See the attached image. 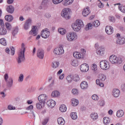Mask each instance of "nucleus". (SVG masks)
<instances>
[{"instance_id":"1","label":"nucleus","mask_w":125,"mask_h":125,"mask_svg":"<svg viewBox=\"0 0 125 125\" xmlns=\"http://www.w3.org/2000/svg\"><path fill=\"white\" fill-rule=\"evenodd\" d=\"M21 49L22 50L18 54V58L17 59L18 64H21L22 62H24L25 60V50L26 49L25 48V44H24V43L21 44Z\"/></svg>"},{"instance_id":"2","label":"nucleus","mask_w":125,"mask_h":125,"mask_svg":"<svg viewBox=\"0 0 125 125\" xmlns=\"http://www.w3.org/2000/svg\"><path fill=\"white\" fill-rule=\"evenodd\" d=\"M83 22L82 20H77L75 23L72 25V28L75 32H79L83 27Z\"/></svg>"},{"instance_id":"3","label":"nucleus","mask_w":125,"mask_h":125,"mask_svg":"<svg viewBox=\"0 0 125 125\" xmlns=\"http://www.w3.org/2000/svg\"><path fill=\"white\" fill-rule=\"evenodd\" d=\"M109 61L112 64H122L123 63V59L122 58H118L116 56L111 55L109 57Z\"/></svg>"},{"instance_id":"4","label":"nucleus","mask_w":125,"mask_h":125,"mask_svg":"<svg viewBox=\"0 0 125 125\" xmlns=\"http://www.w3.org/2000/svg\"><path fill=\"white\" fill-rule=\"evenodd\" d=\"M86 52L84 49H81V53L75 52L73 53V56L77 59H83L84 58Z\"/></svg>"},{"instance_id":"5","label":"nucleus","mask_w":125,"mask_h":125,"mask_svg":"<svg viewBox=\"0 0 125 125\" xmlns=\"http://www.w3.org/2000/svg\"><path fill=\"white\" fill-rule=\"evenodd\" d=\"M70 10L69 8L63 9L61 13L62 17H63V18H65L66 20L70 19L71 18V16H70Z\"/></svg>"},{"instance_id":"6","label":"nucleus","mask_w":125,"mask_h":125,"mask_svg":"<svg viewBox=\"0 0 125 125\" xmlns=\"http://www.w3.org/2000/svg\"><path fill=\"white\" fill-rule=\"evenodd\" d=\"M100 22H99V21L96 20L93 22L92 24L90 23L87 24L85 28V31H88V30H90V29L92 28V26H94V27H98V26H100Z\"/></svg>"},{"instance_id":"7","label":"nucleus","mask_w":125,"mask_h":125,"mask_svg":"<svg viewBox=\"0 0 125 125\" xmlns=\"http://www.w3.org/2000/svg\"><path fill=\"white\" fill-rule=\"evenodd\" d=\"M100 66L103 70H108L110 68V65H109V62L107 61L103 60L101 61L100 63Z\"/></svg>"},{"instance_id":"8","label":"nucleus","mask_w":125,"mask_h":125,"mask_svg":"<svg viewBox=\"0 0 125 125\" xmlns=\"http://www.w3.org/2000/svg\"><path fill=\"white\" fill-rule=\"evenodd\" d=\"M38 99L40 103L44 105L45 102H46L47 100V95L45 94H41L38 97Z\"/></svg>"},{"instance_id":"9","label":"nucleus","mask_w":125,"mask_h":125,"mask_svg":"<svg viewBox=\"0 0 125 125\" xmlns=\"http://www.w3.org/2000/svg\"><path fill=\"white\" fill-rule=\"evenodd\" d=\"M50 35V32L48 31V29L45 28L43 29L41 32V37H42L43 39H47L48 37H49Z\"/></svg>"},{"instance_id":"10","label":"nucleus","mask_w":125,"mask_h":125,"mask_svg":"<svg viewBox=\"0 0 125 125\" xmlns=\"http://www.w3.org/2000/svg\"><path fill=\"white\" fill-rule=\"evenodd\" d=\"M116 37L118 38L117 42L118 44H124L125 43V39L124 37H121L120 34L117 33L116 35Z\"/></svg>"},{"instance_id":"11","label":"nucleus","mask_w":125,"mask_h":125,"mask_svg":"<svg viewBox=\"0 0 125 125\" xmlns=\"http://www.w3.org/2000/svg\"><path fill=\"white\" fill-rule=\"evenodd\" d=\"M31 24H32V19L29 18L27 19L24 24V25H23L24 29L26 30H29Z\"/></svg>"},{"instance_id":"12","label":"nucleus","mask_w":125,"mask_h":125,"mask_svg":"<svg viewBox=\"0 0 125 125\" xmlns=\"http://www.w3.org/2000/svg\"><path fill=\"white\" fill-rule=\"evenodd\" d=\"M37 55L39 59H42L44 57V51L42 48L38 49L37 52Z\"/></svg>"},{"instance_id":"13","label":"nucleus","mask_w":125,"mask_h":125,"mask_svg":"<svg viewBox=\"0 0 125 125\" xmlns=\"http://www.w3.org/2000/svg\"><path fill=\"white\" fill-rule=\"evenodd\" d=\"M76 37H77V35H76V34L70 32L67 34L66 39L68 42H72L75 40V38H76Z\"/></svg>"},{"instance_id":"14","label":"nucleus","mask_w":125,"mask_h":125,"mask_svg":"<svg viewBox=\"0 0 125 125\" xmlns=\"http://www.w3.org/2000/svg\"><path fill=\"white\" fill-rule=\"evenodd\" d=\"M80 70L81 72H87L89 70V66L86 63H83L80 66Z\"/></svg>"},{"instance_id":"15","label":"nucleus","mask_w":125,"mask_h":125,"mask_svg":"<svg viewBox=\"0 0 125 125\" xmlns=\"http://www.w3.org/2000/svg\"><path fill=\"white\" fill-rule=\"evenodd\" d=\"M38 27L36 26H33L31 30L29 32L30 35L32 36H37L38 35Z\"/></svg>"},{"instance_id":"16","label":"nucleus","mask_w":125,"mask_h":125,"mask_svg":"<svg viewBox=\"0 0 125 125\" xmlns=\"http://www.w3.org/2000/svg\"><path fill=\"white\" fill-rule=\"evenodd\" d=\"M54 54L56 55H60V54H63L64 53V49L63 47H61L58 48V51L57 52V48H55L54 51Z\"/></svg>"},{"instance_id":"17","label":"nucleus","mask_w":125,"mask_h":125,"mask_svg":"<svg viewBox=\"0 0 125 125\" xmlns=\"http://www.w3.org/2000/svg\"><path fill=\"white\" fill-rule=\"evenodd\" d=\"M90 13V9H89V7H87L86 8H84L82 12V15L84 17H86Z\"/></svg>"},{"instance_id":"18","label":"nucleus","mask_w":125,"mask_h":125,"mask_svg":"<svg viewBox=\"0 0 125 125\" xmlns=\"http://www.w3.org/2000/svg\"><path fill=\"white\" fill-rule=\"evenodd\" d=\"M105 32L107 35H112L114 32V28L112 26H108L105 27Z\"/></svg>"},{"instance_id":"19","label":"nucleus","mask_w":125,"mask_h":125,"mask_svg":"<svg viewBox=\"0 0 125 125\" xmlns=\"http://www.w3.org/2000/svg\"><path fill=\"white\" fill-rule=\"evenodd\" d=\"M46 104L47 105V106H48V107H50L51 108H53L55 106V105H56V104H55V101L52 99H50L47 101Z\"/></svg>"},{"instance_id":"20","label":"nucleus","mask_w":125,"mask_h":125,"mask_svg":"<svg viewBox=\"0 0 125 125\" xmlns=\"http://www.w3.org/2000/svg\"><path fill=\"white\" fill-rule=\"evenodd\" d=\"M97 54L100 55H103L104 52L105 51V48L103 46H100L99 48L96 50Z\"/></svg>"},{"instance_id":"21","label":"nucleus","mask_w":125,"mask_h":125,"mask_svg":"<svg viewBox=\"0 0 125 125\" xmlns=\"http://www.w3.org/2000/svg\"><path fill=\"white\" fill-rule=\"evenodd\" d=\"M6 83V85L8 87H11L13 85V79L12 78L10 77L8 80L5 81Z\"/></svg>"},{"instance_id":"22","label":"nucleus","mask_w":125,"mask_h":125,"mask_svg":"<svg viewBox=\"0 0 125 125\" xmlns=\"http://www.w3.org/2000/svg\"><path fill=\"white\" fill-rule=\"evenodd\" d=\"M6 11L8 12V13L12 14V13L14 12V7H13V6L12 5H10L7 7Z\"/></svg>"},{"instance_id":"23","label":"nucleus","mask_w":125,"mask_h":125,"mask_svg":"<svg viewBox=\"0 0 125 125\" xmlns=\"http://www.w3.org/2000/svg\"><path fill=\"white\" fill-rule=\"evenodd\" d=\"M112 93L114 97H119L120 96V90L119 89H114Z\"/></svg>"},{"instance_id":"24","label":"nucleus","mask_w":125,"mask_h":125,"mask_svg":"<svg viewBox=\"0 0 125 125\" xmlns=\"http://www.w3.org/2000/svg\"><path fill=\"white\" fill-rule=\"evenodd\" d=\"M81 87L82 89H86L88 87V84L85 81H83L81 83Z\"/></svg>"},{"instance_id":"25","label":"nucleus","mask_w":125,"mask_h":125,"mask_svg":"<svg viewBox=\"0 0 125 125\" xmlns=\"http://www.w3.org/2000/svg\"><path fill=\"white\" fill-rule=\"evenodd\" d=\"M14 18L11 15H7L5 16V20L8 22H11L13 20Z\"/></svg>"},{"instance_id":"26","label":"nucleus","mask_w":125,"mask_h":125,"mask_svg":"<svg viewBox=\"0 0 125 125\" xmlns=\"http://www.w3.org/2000/svg\"><path fill=\"white\" fill-rule=\"evenodd\" d=\"M47 6V2L46 1H43L42 2L41 5L39 7L40 9H44Z\"/></svg>"},{"instance_id":"27","label":"nucleus","mask_w":125,"mask_h":125,"mask_svg":"<svg viewBox=\"0 0 125 125\" xmlns=\"http://www.w3.org/2000/svg\"><path fill=\"white\" fill-rule=\"evenodd\" d=\"M7 33V30H6V28L3 27L0 28V35L1 36H4Z\"/></svg>"},{"instance_id":"28","label":"nucleus","mask_w":125,"mask_h":125,"mask_svg":"<svg viewBox=\"0 0 125 125\" xmlns=\"http://www.w3.org/2000/svg\"><path fill=\"white\" fill-rule=\"evenodd\" d=\"M71 103L72 104V106L76 107V106H78V105H79V100L76 99H72L71 100Z\"/></svg>"},{"instance_id":"29","label":"nucleus","mask_w":125,"mask_h":125,"mask_svg":"<svg viewBox=\"0 0 125 125\" xmlns=\"http://www.w3.org/2000/svg\"><path fill=\"white\" fill-rule=\"evenodd\" d=\"M58 123L60 125H64L65 124V120L62 117H60L58 119Z\"/></svg>"},{"instance_id":"30","label":"nucleus","mask_w":125,"mask_h":125,"mask_svg":"<svg viewBox=\"0 0 125 125\" xmlns=\"http://www.w3.org/2000/svg\"><path fill=\"white\" fill-rule=\"evenodd\" d=\"M60 95V92L58 91H54L52 92V97H58Z\"/></svg>"},{"instance_id":"31","label":"nucleus","mask_w":125,"mask_h":125,"mask_svg":"<svg viewBox=\"0 0 125 125\" xmlns=\"http://www.w3.org/2000/svg\"><path fill=\"white\" fill-rule=\"evenodd\" d=\"M100 82H104L106 80V76L104 74H100L98 76Z\"/></svg>"},{"instance_id":"32","label":"nucleus","mask_w":125,"mask_h":125,"mask_svg":"<svg viewBox=\"0 0 125 125\" xmlns=\"http://www.w3.org/2000/svg\"><path fill=\"white\" fill-rule=\"evenodd\" d=\"M124 114H125V112L123 110H118L117 112L116 116L118 118H122V117L124 116Z\"/></svg>"},{"instance_id":"33","label":"nucleus","mask_w":125,"mask_h":125,"mask_svg":"<svg viewBox=\"0 0 125 125\" xmlns=\"http://www.w3.org/2000/svg\"><path fill=\"white\" fill-rule=\"evenodd\" d=\"M59 109L61 112H62V113H64V112H66V111H67V107L64 104L61 105Z\"/></svg>"},{"instance_id":"34","label":"nucleus","mask_w":125,"mask_h":125,"mask_svg":"<svg viewBox=\"0 0 125 125\" xmlns=\"http://www.w3.org/2000/svg\"><path fill=\"white\" fill-rule=\"evenodd\" d=\"M73 1H74V0H66L63 3V4L65 6L70 5V4H72V3H73Z\"/></svg>"},{"instance_id":"35","label":"nucleus","mask_w":125,"mask_h":125,"mask_svg":"<svg viewBox=\"0 0 125 125\" xmlns=\"http://www.w3.org/2000/svg\"><path fill=\"white\" fill-rule=\"evenodd\" d=\"M19 29L18 27L16 26L13 29V30L12 32V35L13 37H15L16 35H17V33H18Z\"/></svg>"},{"instance_id":"36","label":"nucleus","mask_w":125,"mask_h":125,"mask_svg":"<svg viewBox=\"0 0 125 125\" xmlns=\"http://www.w3.org/2000/svg\"><path fill=\"white\" fill-rule=\"evenodd\" d=\"M71 65L72 66H74V67H76V66H78V60L77 59H72L71 60Z\"/></svg>"},{"instance_id":"37","label":"nucleus","mask_w":125,"mask_h":125,"mask_svg":"<svg viewBox=\"0 0 125 125\" xmlns=\"http://www.w3.org/2000/svg\"><path fill=\"white\" fill-rule=\"evenodd\" d=\"M59 65H60V63H59V62H52V68L56 69V68L59 67Z\"/></svg>"},{"instance_id":"38","label":"nucleus","mask_w":125,"mask_h":125,"mask_svg":"<svg viewBox=\"0 0 125 125\" xmlns=\"http://www.w3.org/2000/svg\"><path fill=\"white\" fill-rule=\"evenodd\" d=\"M111 119L109 117L104 118V125H107L110 123Z\"/></svg>"},{"instance_id":"39","label":"nucleus","mask_w":125,"mask_h":125,"mask_svg":"<svg viewBox=\"0 0 125 125\" xmlns=\"http://www.w3.org/2000/svg\"><path fill=\"white\" fill-rule=\"evenodd\" d=\"M70 116L72 120H77L78 119V115H77V112L71 113Z\"/></svg>"},{"instance_id":"40","label":"nucleus","mask_w":125,"mask_h":125,"mask_svg":"<svg viewBox=\"0 0 125 125\" xmlns=\"http://www.w3.org/2000/svg\"><path fill=\"white\" fill-rule=\"evenodd\" d=\"M5 25L7 30H8V31H10V30L12 29V26L11 25V24H10L9 22H6L5 23Z\"/></svg>"},{"instance_id":"41","label":"nucleus","mask_w":125,"mask_h":125,"mask_svg":"<svg viewBox=\"0 0 125 125\" xmlns=\"http://www.w3.org/2000/svg\"><path fill=\"white\" fill-rule=\"evenodd\" d=\"M58 32L61 35H65L67 33L66 30L64 28H60L58 29Z\"/></svg>"},{"instance_id":"42","label":"nucleus","mask_w":125,"mask_h":125,"mask_svg":"<svg viewBox=\"0 0 125 125\" xmlns=\"http://www.w3.org/2000/svg\"><path fill=\"white\" fill-rule=\"evenodd\" d=\"M91 118L94 120V121H95V120H97V119H98V115H97V113H92L91 114Z\"/></svg>"},{"instance_id":"43","label":"nucleus","mask_w":125,"mask_h":125,"mask_svg":"<svg viewBox=\"0 0 125 125\" xmlns=\"http://www.w3.org/2000/svg\"><path fill=\"white\" fill-rule=\"evenodd\" d=\"M0 43L2 44V45H6V44H7L6 40H5V38H1L0 39Z\"/></svg>"},{"instance_id":"44","label":"nucleus","mask_w":125,"mask_h":125,"mask_svg":"<svg viewBox=\"0 0 125 125\" xmlns=\"http://www.w3.org/2000/svg\"><path fill=\"white\" fill-rule=\"evenodd\" d=\"M72 80L74 82H79L80 81V77H79V75H75L72 76Z\"/></svg>"},{"instance_id":"45","label":"nucleus","mask_w":125,"mask_h":125,"mask_svg":"<svg viewBox=\"0 0 125 125\" xmlns=\"http://www.w3.org/2000/svg\"><path fill=\"white\" fill-rule=\"evenodd\" d=\"M23 80H24V75H23V74H21L20 75V76L19 77V80H18L19 83H22Z\"/></svg>"},{"instance_id":"46","label":"nucleus","mask_w":125,"mask_h":125,"mask_svg":"<svg viewBox=\"0 0 125 125\" xmlns=\"http://www.w3.org/2000/svg\"><path fill=\"white\" fill-rule=\"evenodd\" d=\"M48 121H49V118L48 117L45 118L43 120V121L42 122V124L43 125H47V123H48Z\"/></svg>"},{"instance_id":"47","label":"nucleus","mask_w":125,"mask_h":125,"mask_svg":"<svg viewBox=\"0 0 125 125\" xmlns=\"http://www.w3.org/2000/svg\"><path fill=\"white\" fill-rule=\"evenodd\" d=\"M72 80H73V76L69 75L66 77V80L68 83H72Z\"/></svg>"},{"instance_id":"48","label":"nucleus","mask_w":125,"mask_h":125,"mask_svg":"<svg viewBox=\"0 0 125 125\" xmlns=\"http://www.w3.org/2000/svg\"><path fill=\"white\" fill-rule=\"evenodd\" d=\"M109 20L110 22H113V23H115V22H116L115 17H113L112 16H110L109 17Z\"/></svg>"},{"instance_id":"49","label":"nucleus","mask_w":125,"mask_h":125,"mask_svg":"<svg viewBox=\"0 0 125 125\" xmlns=\"http://www.w3.org/2000/svg\"><path fill=\"white\" fill-rule=\"evenodd\" d=\"M72 93L74 95H78L79 94V90L77 89H73L72 90Z\"/></svg>"},{"instance_id":"50","label":"nucleus","mask_w":125,"mask_h":125,"mask_svg":"<svg viewBox=\"0 0 125 125\" xmlns=\"http://www.w3.org/2000/svg\"><path fill=\"white\" fill-rule=\"evenodd\" d=\"M63 0H52V2L54 3V4H58L62 2Z\"/></svg>"},{"instance_id":"51","label":"nucleus","mask_w":125,"mask_h":125,"mask_svg":"<svg viewBox=\"0 0 125 125\" xmlns=\"http://www.w3.org/2000/svg\"><path fill=\"white\" fill-rule=\"evenodd\" d=\"M91 70L95 72L96 70H97V65L95 64H93V65L91 67Z\"/></svg>"},{"instance_id":"52","label":"nucleus","mask_w":125,"mask_h":125,"mask_svg":"<svg viewBox=\"0 0 125 125\" xmlns=\"http://www.w3.org/2000/svg\"><path fill=\"white\" fill-rule=\"evenodd\" d=\"M11 49V54L13 56L15 53V49L13 47H10Z\"/></svg>"},{"instance_id":"53","label":"nucleus","mask_w":125,"mask_h":125,"mask_svg":"<svg viewBox=\"0 0 125 125\" xmlns=\"http://www.w3.org/2000/svg\"><path fill=\"white\" fill-rule=\"evenodd\" d=\"M8 110H15L16 108L15 107V106H13V105L9 104L8 105Z\"/></svg>"},{"instance_id":"54","label":"nucleus","mask_w":125,"mask_h":125,"mask_svg":"<svg viewBox=\"0 0 125 125\" xmlns=\"http://www.w3.org/2000/svg\"><path fill=\"white\" fill-rule=\"evenodd\" d=\"M118 8L121 12L125 13V7H121L120 6H118Z\"/></svg>"},{"instance_id":"55","label":"nucleus","mask_w":125,"mask_h":125,"mask_svg":"<svg viewBox=\"0 0 125 125\" xmlns=\"http://www.w3.org/2000/svg\"><path fill=\"white\" fill-rule=\"evenodd\" d=\"M42 103H38L36 104V107L37 109H42Z\"/></svg>"},{"instance_id":"56","label":"nucleus","mask_w":125,"mask_h":125,"mask_svg":"<svg viewBox=\"0 0 125 125\" xmlns=\"http://www.w3.org/2000/svg\"><path fill=\"white\" fill-rule=\"evenodd\" d=\"M92 98L93 99V100H98L99 98H98V96H97V95L96 94H94L92 95Z\"/></svg>"},{"instance_id":"57","label":"nucleus","mask_w":125,"mask_h":125,"mask_svg":"<svg viewBox=\"0 0 125 125\" xmlns=\"http://www.w3.org/2000/svg\"><path fill=\"white\" fill-rule=\"evenodd\" d=\"M33 109H34V106H33V105H30L26 108V110L29 111H31Z\"/></svg>"},{"instance_id":"58","label":"nucleus","mask_w":125,"mask_h":125,"mask_svg":"<svg viewBox=\"0 0 125 125\" xmlns=\"http://www.w3.org/2000/svg\"><path fill=\"white\" fill-rule=\"evenodd\" d=\"M4 78L5 80V82H7V81H8V74H5V75H4Z\"/></svg>"},{"instance_id":"59","label":"nucleus","mask_w":125,"mask_h":125,"mask_svg":"<svg viewBox=\"0 0 125 125\" xmlns=\"http://www.w3.org/2000/svg\"><path fill=\"white\" fill-rule=\"evenodd\" d=\"M98 6H99V7L100 8H103L104 7V4H103V3L102 2H101V1L98 4Z\"/></svg>"},{"instance_id":"60","label":"nucleus","mask_w":125,"mask_h":125,"mask_svg":"<svg viewBox=\"0 0 125 125\" xmlns=\"http://www.w3.org/2000/svg\"><path fill=\"white\" fill-rule=\"evenodd\" d=\"M0 25L1 27H4V23H3V20L1 19H0Z\"/></svg>"},{"instance_id":"61","label":"nucleus","mask_w":125,"mask_h":125,"mask_svg":"<svg viewBox=\"0 0 125 125\" xmlns=\"http://www.w3.org/2000/svg\"><path fill=\"white\" fill-rule=\"evenodd\" d=\"M100 106H104V105H105V102L104 100H102L100 101Z\"/></svg>"},{"instance_id":"62","label":"nucleus","mask_w":125,"mask_h":125,"mask_svg":"<svg viewBox=\"0 0 125 125\" xmlns=\"http://www.w3.org/2000/svg\"><path fill=\"white\" fill-rule=\"evenodd\" d=\"M121 87L123 91H125V83L122 84Z\"/></svg>"},{"instance_id":"63","label":"nucleus","mask_w":125,"mask_h":125,"mask_svg":"<svg viewBox=\"0 0 125 125\" xmlns=\"http://www.w3.org/2000/svg\"><path fill=\"white\" fill-rule=\"evenodd\" d=\"M86 109V107H85V106H83L81 108V111H82V112H83V111H85Z\"/></svg>"},{"instance_id":"64","label":"nucleus","mask_w":125,"mask_h":125,"mask_svg":"<svg viewBox=\"0 0 125 125\" xmlns=\"http://www.w3.org/2000/svg\"><path fill=\"white\" fill-rule=\"evenodd\" d=\"M45 17H46V18H50V17H51V15H50V14L49 13H46L45 15Z\"/></svg>"}]
</instances>
